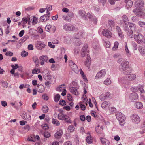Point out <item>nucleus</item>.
<instances>
[{
  "mask_svg": "<svg viewBox=\"0 0 145 145\" xmlns=\"http://www.w3.org/2000/svg\"><path fill=\"white\" fill-rule=\"evenodd\" d=\"M133 37L135 40L138 43L140 44L145 42V39L143 35L138 32L134 33Z\"/></svg>",
  "mask_w": 145,
  "mask_h": 145,
  "instance_id": "f257e3e1",
  "label": "nucleus"
},
{
  "mask_svg": "<svg viewBox=\"0 0 145 145\" xmlns=\"http://www.w3.org/2000/svg\"><path fill=\"white\" fill-rule=\"evenodd\" d=\"M72 86L69 88V90L71 92L75 95H78L79 93L78 90L79 88V86L77 82L73 81L72 83Z\"/></svg>",
  "mask_w": 145,
  "mask_h": 145,
  "instance_id": "f03ea898",
  "label": "nucleus"
},
{
  "mask_svg": "<svg viewBox=\"0 0 145 145\" xmlns=\"http://www.w3.org/2000/svg\"><path fill=\"white\" fill-rule=\"evenodd\" d=\"M58 118L59 120H64L67 123H70L71 121L70 118L69 116L62 112L59 114Z\"/></svg>",
  "mask_w": 145,
  "mask_h": 145,
  "instance_id": "7ed1b4c3",
  "label": "nucleus"
},
{
  "mask_svg": "<svg viewBox=\"0 0 145 145\" xmlns=\"http://www.w3.org/2000/svg\"><path fill=\"white\" fill-rule=\"evenodd\" d=\"M129 63L127 61H124L121 63L119 66V69L121 71L127 70L129 68Z\"/></svg>",
  "mask_w": 145,
  "mask_h": 145,
  "instance_id": "20e7f679",
  "label": "nucleus"
},
{
  "mask_svg": "<svg viewBox=\"0 0 145 145\" xmlns=\"http://www.w3.org/2000/svg\"><path fill=\"white\" fill-rule=\"evenodd\" d=\"M124 74L126 75L125 78L126 80L128 81L132 80L135 79L136 78V75L134 74H131L130 73L125 72H124Z\"/></svg>",
  "mask_w": 145,
  "mask_h": 145,
  "instance_id": "39448f33",
  "label": "nucleus"
},
{
  "mask_svg": "<svg viewBox=\"0 0 145 145\" xmlns=\"http://www.w3.org/2000/svg\"><path fill=\"white\" fill-rule=\"evenodd\" d=\"M106 74V71L105 70H101L98 72L95 76V78L96 79L102 78L104 77Z\"/></svg>",
  "mask_w": 145,
  "mask_h": 145,
  "instance_id": "423d86ee",
  "label": "nucleus"
},
{
  "mask_svg": "<svg viewBox=\"0 0 145 145\" xmlns=\"http://www.w3.org/2000/svg\"><path fill=\"white\" fill-rule=\"evenodd\" d=\"M91 63V59L89 55H87L86 58L84 62L85 65L87 67L88 69H89Z\"/></svg>",
  "mask_w": 145,
  "mask_h": 145,
  "instance_id": "0eeeda50",
  "label": "nucleus"
},
{
  "mask_svg": "<svg viewBox=\"0 0 145 145\" xmlns=\"http://www.w3.org/2000/svg\"><path fill=\"white\" fill-rule=\"evenodd\" d=\"M133 11L138 17H144L145 15V13L144 12L137 9L133 10Z\"/></svg>",
  "mask_w": 145,
  "mask_h": 145,
  "instance_id": "6e6552de",
  "label": "nucleus"
},
{
  "mask_svg": "<svg viewBox=\"0 0 145 145\" xmlns=\"http://www.w3.org/2000/svg\"><path fill=\"white\" fill-rule=\"evenodd\" d=\"M132 121L134 123H138L140 121V119L137 114H133L131 117Z\"/></svg>",
  "mask_w": 145,
  "mask_h": 145,
  "instance_id": "1a4fd4ad",
  "label": "nucleus"
},
{
  "mask_svg": "<svg viewBox=\"0 0 145 145\" xmlns=\"http://www.w3.org/2000/svg\"><path fill=\"white\" fill-rule=\"evenodd\" d=\"M102 33L103 36L108 38H111L112 36V33L107 29H104L103 30Z\"/></svg>",
  "mask_w": 145,
  "mask_h": 145,
  "instance_id": "9d476101",
  "label": "nucleus"
},
{
  "mask_svg": "<svg viewBox=\"0 0 145 145\" xmlns=\"http://www.w3.org/2000/svg\"><path fill=\"white\" fill-rule=\"evenodd\" d=\"M116 118L120 121L121 122L124 121L125 119V118L122 113L120 112H118L116 114Z\"/></svg>",
  "mask_w": 145,
  "mask_h": 145,
  "instance_id": "9b49d317",
  "label": "nucleus"
},
{
  "mask_svg": "<svg viewBox=\"0 0 145 145\" xmlns=\"http://www.w3.org/2000/svg\"><path fill=\"white\" fill-rule=\"evenodd\" d=\"M63 29L67 31H71L75 29L74 27L71 25L65 24L63 26Z\"/></svg>",
  "mask_w": 145,
  "mask_h": 145,
  "instance_id": "f8f14e48",
  "label": "nucleus"
},
{
  "mask_svg": "<svg viewBox=\"0 0 145 145\" xmlns=\"http://www.w3.org/2000/svg\"><path fill=\"white\" fill-rule=\"evenodd\" d=\"M89 52V51L88 49V46H85L81 50V55L82 57H85L86 54L87 53H88Z\"/></svg>",
  "mask_w": 145,
  "mask_h": 145,
  "instance_id": "ddd939ff",
  "label": "nucleus"
},
{
  "mask_svg": "<svg viewBox=\"0 0 145 145\" xmlns=\"http://www.w3.org/2000/svg\"><path fill=\"white\" fill-rule=\"evenodd\" d=\"M110 93L108 92H106L104 93L100 96V99L101 100L103 101L108 98L110 96Z\"/></svg>",
  "mask_w": 145,
  "mask_h": 145,
  "instance_id": "4468645a",
  "label": "nucleus"
},
{
  "mask_svg": "<svg viewBox=\"0 0 145 145\" xmlns=\"http://www.w3.org/2000/svg\"><path fill=\"white\" fill-rule=\"evenodd\" d=\"M35 45L36 48L37 49L40 50L44 48L45 46V44L44 42L41 41L37 42Z\"/></svg>",
  "mask_w": 145,
  "mask_h": 145,
  "instance_id": "2eb2a0df",
  "label": "nucleus"
},
{
  "mask_svg": "<svg viewBox=\"0 0 145 145\" xmlns=\"http://www.w3.org/2000/svg\"><path fill=\"white\" fill-rule=\"evenodd\" d=\"M63 134L62 130L60 129L56 132L54 135V137L57 139H59L61 138Z\"/></svg>",
  "mask_w": 145,
  "mask_h": 145,
  "instance_id": "dca6fc26",
  "label": "nucleus"
},
{
  "mask_svg": "<svg viewBox=\"0 0 145 145\" xmlns=\"http://www.w3.org/2000/svg\"><path fill=\"white\" fill-rule=\"evenodd\" d=\"M128 24L131 31H133L134 33L137 31V28L135 24L131 23H129Z\"/></svg>",
  "mask_w": 145,
  "mask_h": 145,
  "instance_id": "f3484780",
  "label": "nucleus"
},
{
  "mask_svg": "<svg viewBox=\"0 0 145 145\" xmlns=\"http://www.w3.org/2000/svg\"><path fill=\"white\" fill-rule=\"evenodd\" d=\"M50 14L44 15L42 16H41L40 18L41 21L44 22H45L47 20H49V18Z\"/></svg>",
  "mask_w": 145,
  "mask_h": 145,
  "instance_id": "a211bd4d",
  "label": "nucleus"
},
{
  "mask_svg": "<svg viewBox=\"0 0 145 145\" xmlns=\"http://www.w3.org/2000/svg\"><path fill=\"white\" fill-rule=\"evenodd\" d=\"M110 105V103L108 101H105L103 102L101 105V107L103 109L108 107Z\"/></svg>",
  "mask_w": 145,
  "mask_h": 145,
  "instance_id": "6ab92c4d",
  "label": "nucleus"
},
{
  "mask_svg": "<svg viewBox=\"0 0 145 145\" xmlns=\"http://www.w3.org/2000/svg\"><path fill=\"white\" fill-rule=\"evenodd\" d=\"M22 21L24 23H26L28 22L29 25H30V16L29 15H27L26 17L23 18Z\"/></svg>",
  "mask_w": 145,
  "mask_h": 145,
  "instance_id": "aec40b11",
  "label": "nucleus"
},
{
  "mask_svg": "<svg viewBox=\"0 0 145 145\" xmlns=\"http://www.w3.org/2000/svg\"><path fill=\"white\" fill-rule=\"evenodd\" d=\"M100 140L103 145H110V143L108 140L104 138H101Z\"/></svg>",
  "mask_w": 145,
  "mask_h": 145,
  "instance_id": "412c9836",
  "label": "nucleus"
},
{
  "mask_svg": "<svg viewBox=\"0 0 145 145\" xmlns=\"http://www.w3.org/2000/svg\"><path fill=\"white\" fill-rule=\"evenodd\" d=\"M22 118L24 120H29L31 119V116L29 114L25 113L23 114Z\"/></svg>",
  "mask_w": 145,
  "mask_h": 145,
  "instance_id": "4be33fe9",
  "label": "nucleus"
},
{
  "mask_svg": "<svg viewBox=\"0 0 145 145\" xmlns=\"http://www.w3.org/2000/svg\"><path fill=\"white\" fill-rule=\"evenodd\" d=\"M135 5L137 7H142L144 4L142 0H138L135 3Z\"/></svg>",
  "mask_w": 145,
  "mask_h": 145,
  "instance_id": "5701e85b",
  "label": "nucleus"
},
{
  "mask_svg": "<svg viewBox=\"0 0 145 145\" xmlns=\"http://www.w3.org/2000/svg\"><path fill=\"white\" fill-rule=\"evenodd\" d=\"M122 20H122L126 25H127L129 23V20L127 16L125 15H123L122 17Z\"/></svg>",
  "mask_w": 145,
  "mask_h": 145,
  "instance_id": "b1692460",
  "label": "nucleus"
},
{
  "mask_svg": "<svg viewBox=\"0 0 145 145\" xmlns=\"http://www.w3.org/2000/svg\"><path fill=\"white\" fill-rule=\"evenodd\" d=\"M11 67L12 68V69L11 70L10 72L12 74H14L15 72V70L19 68V66L18 64H16L15 65H12Z\"/></svg>",
  "mask_w": 145,
  "mask_h": 145,
  "instance_id": "393cba45",
  "label": "nucleus"
},
{
  "mask_svg": "<svg viewBox=\"0 0 145 145\" xmlns=\"http://www.w3.org/2000/svg\"><path fill=\"white\" fill-rule=\"evenodd\" d=\"M38 91L39 92L42 93L44 91L45 88L44 86L42 84H40L39 85H38Z\"/></svg>",
  "mask_w": 145,
  "mask_h": 145,
  "instance_id": "a878e982",
  "label": "nucleus"
},
{
  "mask_svg": "<svg viewBox=\"0 0 145 145\" xmlns=\"http://www.w3.org/2000/svg\"><path fill=\"white\" fill-rule=\"evenodd\" d=\"M103 129L102 126L100 127L99 125H98L95 128V131L98 133H101Z\"/></svg>",
  "mask_w": 145,
  "mask_h": 145,
  "instance_id": "bb28decb",
  "label": "nucleus"
},
{
  "mask_svg": "<svg viewBox=\"0 0 145 145\" xmlns=\"http://www.w3.org/2000/svg\"><path fill=\"white\" fill-rule=\"evenodd\" d=\"M39 59L40 61H44L47 62L48 61V58L46 56L42 55L39 57Z\"/></svg>",
  "mask_w": 145,
  "mask_h": 145,
  "instance_id": "cd10ccee",
  "label": "nucleus"
},
{
  "mask_svg": "<svg viewBox=\"0 0 145 145\" xmlns=\"http://www.w3.org/2000/svg\"><path fill=\"white\" fill-rule=\"evenodd\" d=\"M88 134H89V135L86 137V140L88 143H91L93 142L92 139L91 138L90 135L89 134V133H88Z\"/></svg>",
  "mask_w": 145,
  "mask_h": 145,
  "instance_id": "c85d7f7f",
  "label": "nucleus"
},
{
  "mask_svg": "<svg viewBox=\"0 0 145 145\" xmlns=\"http://www.w3.org/2000/svg\"><path fill=\"white\" fill-rule=\"evenodd\" d=\"M133 5L132 1L130 0H128L126 3V7L127 8H131L132 7Z\"/></svg>",
  "mask_w": 145,
  "mask_h": 145,
  "instance_id": "c756f323",
  "label": "nucleus"
},
{
  "mask_svg": "<svg viewBox=\"0 0 145 145\" xmlns=\"http://www.w3.org/2000/svg\"><path fill=\"white\" fill-rule=\"evenodd\" d=\"M65 89V86L64 85H61L56 88V90L58 91H61Z\"/></svg>",
  "mask_w": 145,
  "mask_h": 145,
  "instance_id": "7c9ffc66",
  "label": "nucleus"
},
{
  "mask_svg": "<svg viewBox=\"0 0 145 145\" xmlns=\"http://www.w3.org/2000/svg\"><path fill=\"white\" fill-rule=\"evenodd\" d=\"M104 83L106 85H109L111 84V81L109 78H108L104 81Z\"/></svg>",
  "mask_w": 145,
  "mask_h": 145,
  "instance_id": "2f4dec72",
  "label": "nucleus"
},
{
  "mask_svg": "<svg viewBox=\"0 0 145 145\" xmlns=\"http://www.w3.org/2000/svg\"><path fill=\"white\" fill-rule=\"evenodd\" d=\"M136 108L138 109L142 108L143 107V105L140 102H137L136 103Z\"/></svg>",
  "mask_w": 145,
  "mask_h": 145,
  "instance_id": "473e14b6",
  "label": "nucleus"
},
{
  "mask_svg": "<svg viewBox=\"0 0 145 145\" xmlns=\"http://www.w3.org/2000/svg\"><path fill=\"white\" fill-rule=\"evenodd\" d=\"M52 123L56 126H59L60 125V123L59 121L57 119H53Z\"/></svg>",
  "mask_w": 145,
  "mask_h": 145,
  "instance_id": "72a5a7b5",
  "label": "nucleus"
},
{
  "mask_svg": "<svg viewBox=\"0 0 145 145\" xmlns=\"http://www.w3.org/2000/svg\"><path fill=\"white\" fill-rule=\"evenodd\" d=\"M138 49L141 54L142 55H144L145 54V49L142 46H140Z\"/></svg>",
  "mask_w": 145,
  "mask_h": 145,
  "instance_id": "f704fd0d",
  "label": "nucleus"
},
{
  "mask_svg": "<svg viewBox=\"0 0 145 145\" xmlns=\"http://www.w3.org/2000/svg\"><path fill=\"white\" fill-rule=\"evenodd\" d=\"M40 72V70L39 68L34 69L32 70V73L33 74H38Z\"/></svg>",
  "mask_w": 145,
  "mask_h": 145,
  "instance_id": "c9c22d12",
  "label": "nucleus"
},
{
  "mask_svg": "<svg viewBox=\"0 0 145 145\" xmlns=\"http://www.w3.org/2000/svg\"><path fill=\"white\" fill-rule=\"evenodd\" d=\"M48 107L46 105L43 106L42 108L43 112L45 113H47L48 111Z\"/></svg>",
  "mask_w": 145,
  "mask_h": 145,
  "instance_id": "e433bc0d",
  "label": "nucleus"
},
{
  "mask_svg": "<svg viewBox=\"0 0 145 145\" xmlns=\"http://www.w3.org/2000/svg\"><path fill=\"white\" fill-rule=\"evenodd\" d=\"M72 70L75 72H76L78 71V68L76 65L75 64L73 66L71 67Z\"/></svg>",
  "mask_w": 145,
  "mask_h": 145,
  "instance_id": "4c0bfd02",
  "label": "nucleus"
},
{
  "mask_svg": "<svg viewBox=\"0 0 145 145\" xmlns=\"http://www.w3.org/2000/svg\"><path fill=\"white\" fill-rule=\"evenodd\" d=\"M60 95L59 94H57L54 97V101L56 102H57L60 99Z\"/></svg>",
  "mask_w": 145,
  "mask_h": 145,
  "instance_id": "58836bf2",
  "label": "nucleus"
},
{
  "mask_svg": "<svg viewBox=\"0 0 145 145\" xmlns=\"http://www.w3.org/2000/svg\"><path fill=\"white\" fill-rule=\"evenodd\" d=\"M75 128L73 125H71L69 126L68 130V131L70 132H72L74 130Z\"/></svg>",
  "mask_w": 145,
  "mask_h": 145,
  "instance_id": "ea45409f",
  "label": "nucleus"
},
{
  "mask_svg": "<svg viewBox=\"0 0 145 145\" xmlns=\"http://www.w3.org/2000/svg\"><path fill=\"white\" fill-rule=\"evenodd\" d=\"M38 18L35 16H34L33 18V20L32 24L33 25L36 24L38 22Z\"/></svg>",
  "mask_w": 145,
  "mask_h": 145,
  "instance_id": "a19ab883",
  "label": "nucleus"
},
{
  "mask_svg": "<svg viewBox=\"0 0 145 145\" xmlns=\"http://www.w3.org/2000/svg\"><path fill=\"white\" fill-rule=\"evenodd\" d=\"M80 72L83 79L85 81H87L86 78V76L84 75L83 72L81 69H80Z\"/></svg>",
  "mask_w": 145,
  "mask_h": 145,
  "instance_id": "79ce46f5",
  "label": "nucleus"
},
{
  "mask_svg": "<svg viewBox=\"0 0 145 145\" xmlns=\"http://www.w3.org/2000/svg\"><path fill=\"white\" fill-rule=\"evenodd\" d=\"M131 97H132L133 100H136L138 99V96L137 93L132 94L131 95Z\"/></svg>",
  "mask_w": 145,
  "mask_h": 145,
  "instance_id": "37998d69",
  "label": "nucleus"
},
{
  "mask_svg": "<svg viewBox=\"0 0 145 145\" xmlns=\"http://www.w3.org/2000/svg\"><path fill=\"white\" fill-rule=\"evenodd\" d=\"M67 99L69 101H73V98L72 95L69 94H68L67 95Z\"/></svg>",
  "mask_w": 145,
  "mask_h": 145,
  "instance_id": "c03bdc74",
  "label": "nucleus"
},
{
  "mask_svg": "<svg viewBox=\"0 0 145 145\" xmlns=\"http://www.w3.org/2000/svg\"><path fill=\"white\" fill-rule=\"evenodd\" d=\"M133 31H128L127 33V35H128L129 37L131 38H132L133 37L134 35H133Z\"/></svg>",
  "mask_w": 145,
  "mask_h": 145,
  "instance_id": "a18cd8bd",
  "label": "nucleus"
},
{
  "mask_svg": "<svg viewBox=\"0 0 145 145\" xmlns=\"http://www.w3.org/2000/svg\"><path fill=\"white\" fill-rule=\"evenodd\" d=\"M108 24L111 27H114L115 25L114 22L111 20H109Z\"/></svg>",
  "mask_w": 145,
  "mask_h": 145,
  "instance_id": "49530a36",
  "label": "nucleus"
},
{
  "mask_svg": "<svg viewBox=\"0 0 145 145\" xmlns=\"http://www.w3.org/2000/svg\"><path fill=\"white\" fill-rule=\"evenodd\" d=\"M139 25L141 27H144L145 26V22L140 21L138 22Z\"/></svg>",
  "mask_w": 145,
  "mask_h": 145,
  "instance_id": "de8ad7c7",
  "label": "nucleus"
},
{
  "mask_svg": "<svg viewBox=\"0 0 145 145\" xmlns=\"http://www.w3.org/2000/svg\"><path fill=\"white\" fill-rule=\"evenodd\" d=\"M44 136L45 137L48 138L51 136L50 133L48 132H46L44 133Z\"/></svg>",
  "mask_w": 145,
  "mask_h": 145,
  "instance_id": "09e8293b",
  "label": "nucleus"
},
{
  "mask_svg": "<svg viewBox=\"0 0 145 145\" xmlns=\"http://www.w3.org/2000/svg\"><path fill=\"white\" fill-rule=\"evenodd\" d=\"M119 45V43L117 42H116L114 43V46L113 48V50H115L118 48Z\"/></svg>",
  "mask_w": 145,
  "mask_h": 145,
  "instance_id": "8fccbe9b",
  "label": "nucleus"
},
{
  "mask_svg": "<svg viewBox=\"0 0 145 145\" xmlns=\"http://www.w3.org/2000/svg\"><path fill=\"white\" fill-rule=\"evenodd\" d=\"M42 128L44 129H49V127L48 124H44L42 125Z\"/></svg>",
  "mask_w": 145,
  "mask_h": 145,
  "instance_id": "3c124183",
  "label": "nucleus"
},
{
  "mask_svg": "<svg viewBox=\"0 0 145 145\" xmlns=\"http://www.w3.org/2000/svg\"><path fill=\"white\" fill-rule=\"evenodd\" d=\"M137 89L138 90H139L140 92L142 93H144V90L143 87L142 86H139L137 87Z\"/></svg>",
  "mask_w": 145,
  "mask_h": 145,
  "instance_id": "603ef678",
  "label": "nucleus"
},
{
  "mask_svg": "<svg viewBox=\"0 0 145 145\" xmlns=\"http://www.w3.org/2000/svg\"><path fill=\"white\" fill-rule=\"evenodd\" d=\"M109 110L110 113H113L116 111V109L114 107H112L110 108Z\"/></svg>",
  "mask_w": 145,
  "mask_h": 145,
  "instance_id": "864d4df0",
  "label": "nucleus"
},
{
  "mask_svg": "<svg viewBox=\"0 0 145 145\" xmlns=\"http://www.w3.org/2000/svg\"><path fill=\"white\" fill-rule=\"evenodd\" d=\"M28 55V53L25 51L22 52L21 53V56L22 57H25L26 56Z\"/></svg>",
  "mask_w": 145,
  "mask_h": 145,
  "instance_id": "5fc2aeb1",
  "label": "nucleus"
},
{
  "mask_svg": "<svg viewBox=\"0 0 145 145\" xmlns=\"http://www.w3.org/2000/svg\"><path fill=\"white\" fill-rule=\"evenodd\" d=\"M80 106L82 110H84L85 109V106L84 104H83L82 103V102L80 103Z\"/></svg>",
  "mask_w": 145,
  "mask_h": 145,
  "instance_id": "6e6d98bb",
  "label": "nucleus"
},
{
  "mask_svg": "<svg viewBox=\"0 0 145 145\" xmlns=\"http://www.w3.org/2000/svg\"><path fill=\"white\" fill-rule=\"evenodd\" d=\"M42 98L44 100H47L49 98L48 95L46 94H44L42 96Z\"/></svg>",
  "mask_w": 145,
  "mask_h": 145,
  "instance_id": "4d7b16f0",
  "label": "nucleus"
},
{
  "mask_svg": "<svg viewBox=\"0 0 145 145\" xmlns=\"http://www.w3.org/2000/svg\"><path fill=\"white\" fill-rule=\"evenodd\" d=\"M130 90L132 91H133V92H137L138 91V90L137 89V87H132L131 88Z\"/></svg>",
  "mask_w": 145,
  "mask_h": 145,
  "instance_id": "13d9d810",
  "label": "nucleus"
},
{
  "mask_svg": "<svg viewBox=\"0 0 145 145\" xmlns=\"http://www.w3.org/2000/svg\"><path fill=\"white\" fill-rule=\"evenodd\" d=\"M125 48L126 52L127 53H129V51L127 47V42H125L124 43Z\"/></svg>",
  "mask_w": 145,
  "mask_h": 145,
  "instance_id": "bf43d9fd",
  "label": "nucleus"
},
{
  "mask_svg": "<svg viewBox=\"0 0 145 145\" xmlns=\"http://www.w3.org/2000/svg\"><path fill=\"white\" fill-rule=\"evenodd\" d=\"M85 12L84 11L80 10L79 11V14L82 17H85L86 15L85 14Z\"/></svg>",
  "mask_w": 145,
  "mask_h": 145,
  "instance_id": "052dcab7",
  "label": "nucleus"
},
{
  "mask_svg": "<svg viewBox=\"0 0 145 145\" xmlns=\"http://www.w3.org/2000/svg\"><path fill=\"white\" fill-rule=\"evenodd\" d=\"M5 55H6L7 56H12L13 55V53L11 52L10 51H7L6 53L5 54Z\"/></svg>",
  "mask_w": 145,
  "mask_h": 145,
  "instance_id": "680f3d73",
  "label": "nucleus"
},
{
  "mask_svg": "<svg viewBox=\"0 0 145 145\" xmlns=\"http://www.w3.org/2000/svg\"><path fill=\"white\" fill-rule=\"evenodd\" d=\"M51 28V26L50 25H47L45 27V29L47 31H49Z\"/></svg>",
  "mask_w": 145,
  "mask_h": 145,
  "instance_id": "e2e57ef3",
  "label": "nucleus"
},
{
  "mask_svg": "<svg viewBox=\"0 0 145 145\" xmlns=\"http://www.w3.org/2000/svg\"><path fill=\"white\" fill-rule=\"evenodd\" d=\"M12 19L14 22H16L18 20V17L16 16H13L12 18Z\"/></svg>",
  "mask_w": 145,
  "mask_h": 145,
  "instance_id": "0e129e2a",
  "label": "nucleus"
},
{
  "mask_svg": "<svg viewBox=\"0 0 145 145\" xmlns=\"http://www.w3.org/2000/svg\"><path fill=\"white\" fill-rule=\"evenodd\" d=\"M59 104L61 105H64L65 104V102L64 100H61L59 102Z\"/></svg>",
  "mask_w": 145,
  "mask_h": 145,
  "instance_id": "69168bd1",
  "label": "nucleus"
},
{
  "mask_svg": "<svg viewBox=\"0 0 145 145\" xmlns=\"http://www.w3.org/2000/svg\"><path fill=\"white\" fill-rule=\"evenodd\" d=\"M20 124L21 125H24L25 123H27V122L26 121L22 120L20 121Z\"/></svg>",
  "mask_w": 145,
  "mask_h": 145,
  "instance_id": "338daca9",
  "label": "nucleus"
},
{
  "mask_svg": "<svg viewBox=\"0 0 145 145\" xmlns=\"http://www.w3.org/2000/svg\"><path fill=\"white\" fill-rule=\"evenodd\" d=\"M93 48L95 49H97L99 48V44L97 43L96 45L95 43H93L92 45Z\"/></svg>",
  "mask_w": 145,
  "mask_h": 145,
  "instance_id": "774afa93",
  "label": "nucleus"
}]
</instances>
